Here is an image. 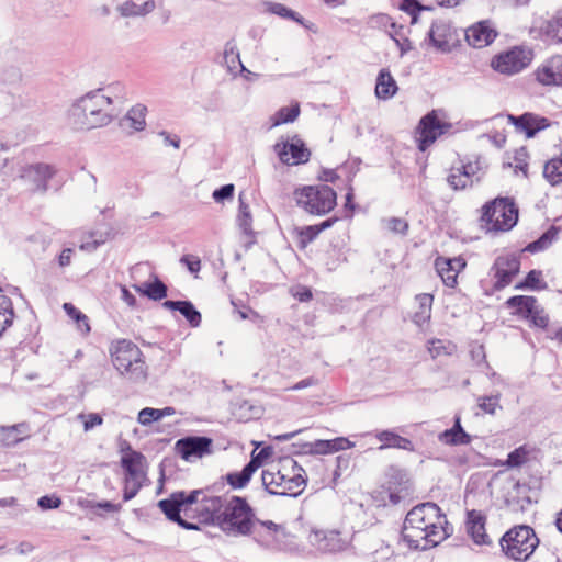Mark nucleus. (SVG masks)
Returning <instances> with one entry per match:
<instances>
[{"instance_id":"1","label":"nucleus","mask_w":562,"mask_h":562,"mask_svg":"<svg viewBox=\"0 0 562 562\" xmlns=\"http://www.w3.org/2000/svg\"><path fill=\"white\" fill-rule=\"evenodd\" d=\"M158 507L169 520L184 529L194 530L199 525H210L231 537L248 536L256 517L255 508L246 497H223L203 490L175 492L159 501Z\"/></svg>"},{"instance_id":"2","label":"nucleus","mask_w":562,"mask_h":562,"mask_svg":"<svg viewBox=\"0 0 562 562\" xmlns=\"http://www.w3.org/2000/svg\"><path fill=\"white\" fill-rule=\"evenodd\" d=\"M451 532L452 528L440 507L435 503H424L407 513L402 538L411 549L427 550L441 543Z\"/></svg>"},{"instance_id":"3","label":"nucleus","mask_w":562,"mask_h":562,"mask_svg":"<svg viewBox=\"0 0 562 562\" xmlns=\"http://www.w3.org/2000/svg\"><path fill=\"white\" fill-rule=\"evenodd\" d=\"M261 481L270 494L297 496L306 486V473L292 457H283L262 471Z\"/></svg>"},{"instance_id":"4","label":"nucleus","mask_w":562,"mask_h":562,"mask_svg":"<svg viewBox=\"0 0 562 562\" xmlns=\"http://www.w3.org/2000/svg\"><path fill=\"white\" fill-rule=\"evenodd\" d=\"M114 368L127 380L142 382L147 379L148 367L140 348L131 340L119 339L110 347Z\"/></svg>"},{"instance_id":"5","label":"nucleus","mask_w":562,"mask_h":562,"mask_svg":"<svg viewBox=\"0 0 562 562\" xmlns=\"http://www.w3.org/2000/svg\"><path fill=\"white\" fill-rule=\"evenodd\" d=\"M480 227L486 233L509 232L518 222V206L512 198H495L481 207Z\"/></svg>"},{"instance_id":"6","label":"nucleus","mask_w":562,"mask_h":562,"mask_svg":"<svg viewBox=\"0 0 562 562\" xmlns=\"http://www.w3.org/2000/svg\"><path fill=\"white\" fill-rule=\"evenodd\" d=\"M111 99L101 91L86 94L74 105L71 116L78 128H95L108 124L111 120L108 109Z\"/></svg>"},{"instance_id":"7","label":"nucleus","mask_w":562,"mask_h":562,"mask_svg":"<svg viewBox=\"0 0 562 562\" xmlns=\"http://www.w3.org/2000/svg\"><path fill=\"white\" fill-rule=\"evenodd\" d=\"M539 538L535 530L527 525H516L508 529L499 539L501 551L514 561H527L537 547Z\"/></svg>"},{"instance_id":"8","label":"nucleus","mask_w":562,"mask_h":562,"mask_svg":"<svg viewBox=\"0 0 562 562\" xmlns=\"http://www.w3.org/2000/svg\"><path fill=\"white\" fill-rule=\"evenodd\" d=\"M299 207L312 215H326L337 205L336 191L327 184L304 186L294 191Z\"/></svg>"},{"instance_id":"9","label":"nucleus","mask_w":562,"mask_h":562,"mask_svg":"<svg viewBox=\"0 0 562 562\" xmlns=\"http://www.w3.org/2000/svg\"><path fill=\"white\" fill-rule=\"evenodd\" d=\"M121 467L125 474L123 499L127 502L136 496L146 480V459L128 446L122 449Z\"/></svg>"},{"instance_id":"10","label":"nucleus","mask_w":562,"mask_h":562,"mask_svg":"<svg viewBox=\"0 0 562 562\" xmlns=\"http://www.w3.org/2000/svg\"><path fill=\"white\" fill-rule=\"evenodd\" d=\"M533 59V52L524 46H515L495 55L491 60V67L507 76L516 75L527 68Z\"/></svg>"},{"instance_id":"11","label":"nucleus","mask_w":562,"mask_h":562,"mask_svg":"<svg viewBox=\"0 0 562 562\" xmlns=\"http://www.w3.org/2000/svg\"><path fill=\"white\" fill-rule=\"evenodd\" d=\"M248 537L269 549H278L285 538V528L271 520H260L257 516L250 527Z\"/></svg>"},{"instance_id":"12","label":"nucleus","mask_w":562,"mask_h":562,"mask_svg":"<svg viewBox=\"0 0 562 562\" xmlns=\"http://www.w3.org/2000/svg\"><path fill=\"white\" fill-rule=\"evenodd\" d=\"M451 124L441 120L437 111H431L422 117L417 127L418 148L425 151L436 139L449 131Z\"/></svg>"},{"instance_id":"13","label":"nucleus","mask_w":562,"mask_h":562,"mask_svg":"<svg viewBox=\"0 0 562 562\" xmlns=\"http://www.w3.org/2000/svg\"><path fill=\"white\" fill-rule=\"evenodd\" d=\"M507 121L514 125L516 132L525 134L527 138L535 137L539 132L551 125L548 117L531 112L521 115L508 114Z\"/></svg>"},{"instance_id":"14","label":"nucleus","mask_w":562,"mask_h":562,"mask_svg":"<svg viewBox=\"0 0 562 562\" xmlns=\"http://www.w3.org/2000/svg\"><path fill=\"white\" fill-rule=\"evenodd\" d=\"M308 540L319 551L330 553L340 552L349 544V540L335 529L313 530L308 536Z\"/></svg>"},{"instance_id":"15","label":"nucleus","mask_w":562,"mask_h":562,"mask_svg":"<svg viewBox=\"0 0 562 562\" xmlns=\"http://www.w3.org/2000/svg\"><path fill=\"white\" fill-rule=\"evenodd\" d=\"M467 267V261L463 257L458 256L453 258L437 257L435 260V268L443 284L448 288L454 289L458 285V276Z\"/></svg>"},{"instance_id":"16","label":"nucleus","mask_w":562,"mask_h":562,"mask_svg":"<svg viewBox=\"0 0 562 562\" xmlns=\"http://www.w3.org/2000/svg\"><path fill=\"white\" fill-rule=\"evenodd\" d=\"M520 262L513 256H501L493 266L496 290H502L512 283L513 279L519 272Z\"/></svg>"},{"instance_id":"17","label":"nucleus","mask_w":562,"mask_h":562,"mask_svg":"<svg viewBox=\"0 0 562 562\" xmlns=\"http://www.w3.org/2000/svg\"><path fill=\"white\" fill-rule=\"evenodd\" d=\"M212 440L206 437H188L177 441V452L186 461L211 453Z\"/></svg>"},{"instance_id":"18","label":"nucleus","mask_w":562,"mask_h":562,"mask_svg":"<svg viewBox=\"0 0 562 562\" xmlns=\"http://www.w3.org/2000/svg\"><path fill=\"white\" fill-rule=\"evenodd\" d=\"M542 86L562 87V55H554L544 60L533 72Z\"/></svg>"},{"instance_id":"19","label":"nucleus","mask_w":562,"mask_h":562,"mask_svg":"<svg viewBox=\"0 0 562 562\" xmlns=\"http://www.w3.org/2000/svg\"><path fill=\"white\" fill-rule=\"evenodd\" d=\"M280 160L289 166L305 164L311 151L301 139H293L276 146Z\"/></svg>"},{"instance_id":"20","label":"nucleus","mask_w":562,"mask_h":562,"mask_svg":"<svg viewBox=\"0 0 562 562\" xmlns=\"http://www.w3.org/2000/svg\"><path fill=\"white\" fill-rule=\"evenodd\" d=\"M497 32L486 21L479 22L465 32V38L469 45L475 48H482L490 45L496 37Z\"/></svg>"},{"instance_id":"21","label":"nucleus","mask_w":562,"mask_h":562,"mask_svg":"<svg viewBox=\"0 0 562 562\" xmlns=\"http://www.w3.org/2000/svg\"><path fill=\"white\" fill-rule=\"evenodd\" d=\"M369 435L380 441V450L401 449L409 452L415 450L414 443L411 439L402 437L392 429L375 430Z\"/></svg>"},{"instance_id":"22","label":"nucleus","mask_w":562,"mask_h":562,"mask_svg":"<svg viewBox=\"0 0 562 562\" xmlns=\"http://www.w3.org/2000/svg\"><path fill=\"white\" fill-rule=\"evenodd\" d=\"M486 516L480 510H469L467 514V529L476 544H490L491 539L485 529Z\"/></svg>"},{"instance_id":"23","label":"nucleus","mask_w":562,"mask_h":562,"mask_svg":"<svg viewBox=\"0 0 562 562\" xmlns=\"http://www.w3.org/2000/svg\"><path fill=\"white\" fill-rule=\"evenodd\" d=\"M429 36L432 45L437 49L441 52H448L450 50L454 41V31L452 30L450 23L439 20L432 23L429 31Z\"/></svg>"},{"instance_id":"24","label":"nucleus","mask_w":562,"mask_h":562,"mask_svg":"<svg viewBox=\"0 0 562 562\" xmlns=\"http://www.w3.org/2000/svg\"><path fill=\"white\" fill-rule=\"evenodd\" d=\"M337 221L338 217H330L319 224L295 227L294 234L299 247L302 249L306 248L323 231L331 227Z\"/></svg>"},{"instance_id":"25","label":"nucleus","mask_w":562,"mask_h":562,"mask_svg":"<svg viewBox=\"0 0 562 562\" xmlns=\"http://www.w3.org/2000/svg\"><path fill=\"white\" fill-rule=\"evenodd\" d=\"M438 440L445 446H467L471 443L472 437L463 429L461 417L457 415L453 426L440 432Z\"/></svg>"},{"instance_id":"26","label":"nucleus","mask_w":562,"mask_h":562,"mask_svg":"<svg viewBox=\"0 0 562 562\" xmlns=\"http://www.w3.org/2000/svg\"><path fill=\"white\" fill-rule=\"evenodd\" d=\"M355 447V442L346 437H337L329 440L318 439L311 443V451L316 454H331Z\"/></svg>"},{"instance_id":"27","label":"nucleus","mask_w":562,"mask_h":562,"mask_svg":"<svg viewBox=\"0 0 562 562\" xmlns=\"http://www.w3.org/2000/svg\"><path fill=\"white\" fill-rule=\"evenodd\" d=\"M164 307L169 311H178L192 327H198L201 324V313L189 301H165Z\"/></svg>"},{"instance_id":"28","label":"nucleus","mask_w":562,"mask_h":562,"mask_svg":"<svg viewBox=\"0 0 562 562\" xmlns=\"http://www.w3.org/2000/svg\"><path fill=\"white\" fill-rule=\"evenodd\" d=\"M397 90V83L391 72L385 68L381 69L374 89L376 98L380 100H389L396 94Z\"/></svg>"},{"instance_id":"29","label":"nucleus","mask_w":562,"mask_h":562,"mask_svg":"<svg viewBox=\"0 0 562 562\" xmlns=\"http://www.w3.org/2000/svg\"><path fill=\"white\" fill-rule=\"evenodd\" d=\"M29 425L25 423L0 427V442L3 446H14L29 437Z\"/></svg>"},{"instance_id":"30","label":"nucleus","mask_w":562,"mask_h":562,"mask_svg":"<svg viewBox=\"0 0 562 562\" xmlns=\"http://www.w3.org/2000/svg\"><path fill=\"white\" fill-rule=\"evenodd\" d=\"M415 300L417 308L413 314V322L417 326L422 327L425 324H428L431 318L434 295L429 293H422L416 295Z\"/></svg>"},{"instance_id":"31","label":"nucleus","mask_w":562,"mask_h":562,"mask_svg":"<svg viewBox=\"0 0 562 562\" xmlns=\"http://www.w3.org/2000/svg\"><path fill=\"white\" fill-rule=\"evenodd\" d=\"M541 34L553 44H562V9L558 10L540 27Z\"/></svg>"},{"instance_id":"32","label":"nucleus","mask_w":562,"mask_h":562,"mask_svg":"<svg viewBox=\"0 0 562 562\" xmlns=\"http://www.w3.org/2000/svg\"><path fill=\"white\" fill-rule=\"evenodd\" d=\"M55 170L52 166L45 164H37L31 166L26 171V177H29L34 183L35 189L40 191H45L47 189V181L53 177Z\"/></svg>"},{"instance_id":"33","label":"nucleus","mask_w":562,"mask_h":562,"mask_svg":"<svg viewBox=\"0 0 562 562\" xmlns=\"http://www.w3.org/2000/svg\"><path fill=\"white\" fill-rule=\"evenodd\" d=\"M537 301L535 296L516 295L509 297L505 304L508 308L513 310L514 315L526 319L527 316H530V312L535 308Z\"/></svg>"},{"instance_id":"34","label":"nucleus","mask_w":562,"mask_h":562,"mask_svg":"<svg viewBox=\"0 0 562 562\" xmlns=\"http://www.w3.org/2000/svg\"><path fill=\"white\" fill-rule=\"evenodd\" d=\"M460 167L473 184L481 181L487 170L486 161L480 156L470 158L467 162H462Z\"/></svg>"},{"instance_id":"35","label":"nucleus","mask_w":562,"mask_h":562,"mask_svg":"<svg viewBox=\"0 0 562 562\" xmlns=\"http://www.w3.org/2000/svg\"><path fill=\"white\" fill-rule=\"evenodd\" d=\"M543 177L551 186L562 183V153L544 164Z\"/></svg>"},{"instance_id":"36","label":"nucleus","mask_w":562,"mask_h":562,"mask_svg":"<svg viewBox=\"0 0 562 562\" xmlns=\"http://www.w3.org/2000/svg\"><path fill=\"white\" fill-rule=\"evenodd\" d=\"M254 473L252 468L246 464L240 471L227 473L225 481L233 490H241L248 485Z\"/></svg>"},{"instance_id":"37","label":"nucleus","mask_w":562,"mask_h":562,"mask_svg":"<svg viewBox=\"0 0 562 562\" xmlns=\"http://www.w3.org/2000/svg\"><path fill=\"white\" fill-rule=\"evenodd\" d=\"M14 316L11 300L5 295H0V337L12 326Z\"/></svg>"},{"instance_id":"38","label":"nucleus","mask_w":562,"mask_h":562,"mask_svg":"<svg viewBox=\"0 0 562 562\" xmlns=\"http://www.w3.org/2000/svg\"><path fill=\"white\" fill-rule=\"evenodd\" d=\"M484 457L476 452L474 449L469 448L463 451H459L453 456V462L460 467H481L485 465Z\"/></svg>"},{"instance_id":"39","label":"nucleus","mask_w":562,"mask_h":562,"mask_svg":"<svg viewBox=\"0 0 562 562\" xmlns=\"http://www.w3.org/2000/svg\"><path fill=\"white\" fill-rule=\"evenodd\" d=\"M428 352L431 358H438L440 356H450L457 351V345L450 340L445 339H431L427 346Z\"/></svg>"},{"instance_id":"40","label":"nucleus","mask_w":562,"mask_h":562,"mask_svg":"<svg viewBox=\"0 0 562 562\" xmlns=\"http://www.w3.org/2000/svg\"><path fill=\"white\" fill-rule=\"evenodd\" d=\"M146 108L137 104L133 106L124 119V124L133 131H142L145 126Z\"/></svg>"},{"instance_id":"41","label":"nucleus","mask_w":562,"mask_h":562,"mask_svg":"<svg viewBox=\"0 0 562 562\" xmlns=\"http://www.w3.org/2000/svg\"><path fill=\"white\" fill-rule=\"evenodd\" d=\"M447 181L453 190H463L473 186L471 179L468 178L460 166L451 167Z\"/></svg>"},{"instance_id":"42","label":"nucleus","mask_w":562,"mask_h":562,"mask_svg":"<svg viewBox=\"0 0 562 562\" xmlns=\"http://www.w3.org/2000/svg\"><path fill=\"white\" fill-rule=\"evenodd\" d=\"M154 1H146L143 3V5H137L133 1H126L120 7V11L123 16H136L149 13L154 10Z\"/></svg>"},{"instance_id":"43","label":"nucleus","mask_w":562,"mask_h":562,"mask_svg":"<svg viewBox=\"0 0 562 562\" xmlns=\"http://www.w3.org/2000/svg\"><path fill=\"white\" fill-rule=\"evenodd\" d=\"M300 114L299 103H293L289 106H283L272 116L273 125H281L296 120Z\"/></svg>"},{"instance_id":"44","label":"nucleus","mask_w":562,"mask_h":562,"mask_svg":"<svg viewBox=\"0 0 562 562\" xmlns=\"http://www.w3.org/2000/svg\"><path fill=\"white\" fill-rule=\"evenodd\" d=\"M547 283L542 278V272L539 270H531L524 282L516 285V289H530V290H544Z\"/></svg>"},{"instance_id":"45","label":"nucleus","mask_w":562,"mask_h":562,"mask_svg":"<svg viewBox=\"0 0 562 562\" xmlns=\"http://www.w3.org/2000/svg\"><path fill=\"white\" fill-rule=\"evenodd\" d=\"M238 225L243 232L247 235L252 234V217L249 205L244 201L243 196L239 195V210H238Z\"/></svg>"},{"instance_id":"46","label":"nucleus","mask_w":562,"mask_h":562,"mask_svg":"<svg viewBox=\"0 0 562 562\" xmlns=\"http://www.w3.org/2000/svg\"><path fill=\"white\" fill-rule=\"evenodd\" d=\"M529 451L526 447H519L508 454L505 462L495 461L491 462L492 465H507L509 468L519 467L528 460Z\"/></svg>"},{"instance_id":"47","label":"nucleus","mask_w":562,"mask_h":562,"mask_svg":"<svg viewBox=\"0 0 562 562\" xmlns=\"http://www.w3.org/2000/svg\"><path fill=\"white\" fill-rule=\"evenodd\" d=\"M144 294L153 300H161L167 296V286L159 280L144 284Z\"/></svg>"},{"instance_id":"48","label":"nucleus","mask_w":562,"mask_h":562,"mask_svg":"<svg viewBox=\"0 0 562 562\" xmlns=\"http://www.w3.org/2000/svg\"><path fill=\"white\" fill-rule=\"evenodd\" d=\"M272 456L271 447H265L260 451L254 450L250 456V461L247 463L252 471H257L260 467H262L266 461Z\"/></svg>"},{"instance_id":"49","label":"nucleus","mask_w":562,"mask_h":562,"mask_svg":"<svg viewBox=\"0 0 562 562\" xmlns=\"http://www.w3.org/2000/svg\"><path fill=\"white\" fill-rule=\"evenodd\" d=\"M63 308L66 314L77 323L78 327H81L80 321H83L85 333L90 331L89 319L85 314H82L71 303H64Z\"/></svg>"},{"instance_id":"50","label":"nucleus","mask_w":562,"mask_h":562,"mask_svg":"<svg viewBox=\"0 0 562 562\" xmlns=\"http://www.w3.org/2000/svg\"><path fill=\"white\" fill-rule=\"evenodd\" d=\"M526 319H529L535 326L540 328H546L549 324V318L538 302L535 303V308H532L530 316H527Z\"/></svg>"},{"instance_id":"51","label":"nucleus","mask_w":562,"mask_h":562,"mask_svg":"<svg viewBox=\"0 0 562 562\" xmlns=\"http://www.w3.org/2000/svg\"><path fill=\"white\" fill-rule=\"evenodd\" d=\"M78 419L82 422L85 431H89L94 427L101 426L103 424V418L98 413H81L78 415Z\"/></svg>"},{"instance_id":"52","label":"nucleus","mask_w":562,"mask_h":562,"mask_svg":"<svg viewBox=\"0 0 562 562\" xmlns=\"http://www.w3.org/2000/svg\"><path fill=\"white\" fill-rule=\"evenodd\" d=\"M104 241L105 240L101 235L98 236L97 233H89L87 239L83 238L81 240L80 249L85 251H93Z\"/></svg>"},{"instance_id":"53","label":"nucleus","mask_w":562,"mask_h":562,"mask_svg":"<svg viewBox=\"0 0 562 562\" xmlns=\"http://www.w3.org/2000/svg\"><path fill=\"white\" fill-rule=\"evenodd\" d=\"M159 415L158 408L145 407L138 413L137 420L142 425L148 426L154 422L160 420Z\"/></svg>"},{"instance_id":"54","label":"nucleus","mask_w":562,"mask_h":562,"mask_svg":"<svg viewBox=\"0 0 562 562\" xmlns=\"http://www.w3.org/2000/svg\"><path fill=\"white\" fill-rule=\"evenodd\" d=\"M498 396H482L479 398L480 408L487 414H494L498 405Z\"/></svg>"},{"instance_id":"55","label":"nucleus","mask_w":562,"mask_h":562,"mask_svg":"<svg viewBox=\"0 0 562 562\" xmlns=\"http://www.w3.org/2000/svg\"><path fill=\"white\" fill-rule=\"evenodd\" d=\"M386 227L393 233L405 234L408 229V223L400 217H390L384 221Z\"/></svg>"},{"instance_id":"56","label":"nucleus","mask_w":562,"mask_h":562,"mask_svg":"<svg viewBox=\"0 0 562 562\" xmlns=\"http://www.w3.org/2000/svg\"><path fill=\"white\" fill-rule=\"evenodd\" d=\"M180 262L187 267V269L196 274L201 269V260L199 257L193 255H184L181 257Z\"/></svg>"},{"instance_id":"57","label":"nucleus","mask_w":562,"mask_h":562,"mask_svg":"<svg viewBox=\"0 0 562 562\" xmlns=\"http://www.w3.org/2000/svg\"><path fill=\"white\" fill-rule=\"evenodd\" d=\"M61 505V499L58 496H42L38 499V506L42 509H54L58 508Z\"/></svg>"},{"instance_id":"58","label":"nucleus","mask_w":562,"mask_h":562,"mask_svg":"<svg viewBox=\"0 0 562 562\" xmlns=\"http://www.w3.org/2000/svg\"><path fill=\"white\" fill-rule=\"evenodd\" d=\"M233 194H234V186L233 184H225L223 187H221L220 189L215 190L213 192V199L216 201V202H221L225 199H231L233 198Z\"/></svg>"},{"instance_id":"59","label":"nucleus","mask_w":562,"mask_h":562,"mask_svg":"<svg viewBox=\"0 0 562 562\" xmlns=\"http://www.w3.org/2000/svg\"><path fill=\"white\" fill-rule=\"evenodd\" d=\"M551 244V238L548 234L542 235L538 240L531 243L528 249L531 251H539L547 248Z\"/></svg>"},{"instance_id":"60","label":"nucleus","mask_w":562,"mask_h":562,"mask_svg":"<svg viewBox=\"0 0 562 562\" xmlns=\"http://www.w3.org/2000/svg\"><path fill=\"white\" fill-rule=\"evenodd\" d=\"M353 199H355L353 189L349 188V190L346 194V201H345V205H344V209L346 211V216H348V217H351L356 210V204L353 202Z\"/></svg>"},{"instance_id":"61","label":"nucleus","mask_w":562,"mask_h":562,"mask_svg":"<svg viewBox=\"0 0 562 562\" xmlns=\"http://www.w3.org/2000/svg\"><path fill=\"white\" fill-rule=\"evenodd\" d=\"M91 508H102L109 513H115V512H119L121 509V506L120 505H116V504H113L109 501H105V502H100V503H95L93 505L90 506Z\"/></svg>"},{"instance_id":"62","label":"nucleus","mask_w":562,"mask_h":562,"mask_svg":"<svg viewBox=\"0 0 562 562\" xmlns=\"http://www.w3.org/2000/svg\"><path fill=\"white\" fill-rule=\"evenodd\" d=\"M317 384V380L313 376L306 378L294 384L293 386L289 387L288 390H302L308 386H313Z\"/></svg>"},{"instance_id":"63","label":"nucleus","mask_w":562,"mask_h":562,"mask_svg":"<svg viewBox=\"0 0 562 562\" xmlns=\"http://www.w3.org/2000/svg\"><path fill=\"white\" fill-rule=\"evenodd\" d=\"M122 300L131 307L136 305V297L127 290L126 286L121 288Z\"/></svg>"},{"instance_id":"64","label":"nucleus","mask_w":562,"mask_h":562,"mask_svg":"<svg viewBox=\"0 0 562 562\" xmlns=\"http://www.w3.org/2000/svg\"><path fill=\"white\" fill-rule=\"evenodd\" d=\"M71 255H72V250L71 249H64L59 256V263L60 266H68L71 261Z\"/></svg>"}]
</instances>
